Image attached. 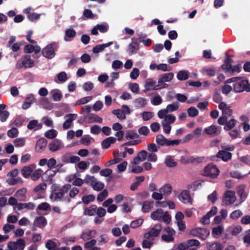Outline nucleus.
<instances>
[{"label": "nucleus", "mask_w": 250, "mask_h": 250, "mask_svg": "<svg viewBox=\"0 0 250 250\" xmlns=\"http://www.w3.org/2000/svg\"><path fill=\"white\" fill-rule=\"evenodd\" d=\"M179 198L184 204H192V198L188 190H185L181 192L179 195Z\"/></svg>", "instance_id": "11"}, {"label": "nucleus", "mask_w": 250, "mask_h": 250, "mask_svg": "<svg viewBox=\"0 0 250 250\" xmlns=\"http://www.w3.org/2000/svg\"><path fill=\"white\" fill-rule=\"evenodd\" d=\"M58 45L55 42L47 45L42 50V55L49 59H52L55 55V51L58 49Z\"/></svg>", "instance_id": "4"}, {"label": "nucleus", "mask_w": 250, "mask_h": 250, "mask_svg": "<svg viewBox=\"0 0 250 250\" xmlns=\"http://www.w3.org/2000/svg\"><path fill=\"white\" fill-rule=\"evenodd\" d=\"M77 117V114H68L66 115L65 117H67L68 119L63 124V128L64 129L69 128L71 126L73 121L75 120Z\"/></svg>", "instance_id": "15"}, {"label": "nucleus", "mask_w": 250, "mask_h": 250, "mask_svg": "<svg viewBox=\"0 0 250 250\" xmlns=\"http://www.w3.org/2000/svg\"><path fill=\"white\" fill-rule=\"evenodd\" d=\"M242 214V212L240 209L235 210L231 213L230 217L232 219H236L240 217Z\"/></svg>", "instance_id": "59"}, {"label": "nucleus", "mask_w": 250, "mask_h": 250, "mask_svg": "<svg viewBox=\"0 0 250 250\" xmlns=\"http://www.w3.org/2000/svg\"><path fill=\"white\" fill-rule=\"evenodd\" d=\"M35 98L33 94L29 95L26 98V101L23 103L22 108L23 109H28L34 102Z\"/></svg>", "instance_id": "27"}, {"label": "nucleus", "mask_w": 250, "mask_h": 250, "mask_svg": "<svg viewBox=\"0 0 250 250\" xmlns=\"http://www.w3.org/2000/svg\"><path fill=\"white\" fill-rule=\"evenodd\" d=\"M241 65L240 64L236 65H232L231 69H230V73L229 74L232 75L234 73H239L241 71Z\"/></svg>", "instance_id": "48"}, {"label": "nucleus", "mask_w": 250, "mask_h": 250, "mask_svg": "<svg viewBox=\"0 0 250 250\" xmlns=\"http://www.w3.org/2000/svg\"><path fill=\"white\" fill-rule=\"evenodd\" d=\"M177 78L179 80H186L189 78V72L186 70H181L178 72Z\"/></svg>", "instance_id": "37"}, {"label": "nucleus", "mask_w": 250, "mask_h": 250, "mask_svg": "<svg viewBox=\"0 0 250 250\" xmlns=\"http://www.w3.org/2000/svg\"><path fill=\"white\" fill-rule=\"evenodd\" d=\"M36 226H38V228L43 229L47 225V220L46 218L42 216L37 217L34 221Z\"/></svg>", "instance_id": "16"}, {"label": "nucleus", "mask_w": 250, "mask_h": 250, "mask_svg": "<svg viewBox=\"0 0 250 250\" xmlns=\"http://www.w3.org/2000/svg\"><path fill=\"white\" fill-rule=\"evenodd\" d=\"M144 220L142 218H139L132 221L130 223V227L133 229H136L140 227L143 223Z\"/></svg>", "instance_id": "47"}, {"label": "nucleus", "mask_w": 250, "mask_h": 250, "mask_svg": "<svg viewBox=\"0 0 250 250\" xmlns=\"http://www.w3.org/2000/svg\"><path fill=\"white\" fill-rule=\"evenodd\" d=\"M230 174L231 177L232 178H236L238 179H243L245 176L247 175L248 174L243 175L238 171H232L230 172Z\"/></svg>", "instance_id": "50"}, {"label": "nucleus", "mask_w": 250, "mask_h": 250, "mask_svg": "<svg viewBox=\"0 0 250 250\" xmlns=\"http://www.w3.org/2000/svg\"><path fill=\"white\" fill-rule=\"evenodd\" d=\"M34 65V61L31 59V56L26 55L18 61L16 64V68L18 69L21 68L27 69L33 67Z\"/></svg>", "instance_id": "2"}, {"label": "nucleus", "mask_w": 250, "mask_h": 250, "mask_svg": "<svg viewBox=\"0 0 250 250\" xmlns=\"http://www.w3.org/2000/svg\"><path fill=\"white\" fill-rule=\"evenodd\" d=\"M153 201H145L142 206V211L144 213H146L150 211L153 204Z\"/></svg>", "instance_id": "31"}, {"label": "nucleus", "mask_w": 250, "mask_h": 250, "mask_svg": "<svg viewBox=\"0 0 250 250\" xmlns=\"http://www.w3.org/2000/svg\"><path fill=\"white\" fill-rule=\"evenodd\" d=\"M125 137L127 139H134L139 137V135L133 130L128 131L126 133Z\"/></svg>", "instance_id": "53"}, {"label": "nucleus", "mask_w": 250, "mask_h": 250, "mask_svg": "<svg viewBox=\"0 0 250 250\" xmlns=\"http://www.w3.org/2000/svg\"><path fill=\"white\" fill-rule=\"evenodd\" d=\"M158 70L163 71H170L172 70V67L168 66L166 63H161L158 65Z\"/></svg>", "instance_id": "60"}, {"label": "nucleus", "mask_w": 250, "mask_h": 250, "mask_svg": "<svg viewBox=\"0 0 250 250\" xmlns=\"http://www.w3.org/2000/svg\"><path fill=\"white\" fill-rule=\"evenodd\" d=\"M231 157V153L225 150H219L215 156L212 157V160H215L216 158H219L224 162H227L230 160Z\"/></svg>", "instance_id": "8"}, {"label": "nucleus", "mask_w": 250, "mask_h": 250, "mask_svg": "<svg viewBox=\"0 0 250 250\" xmlns=\"http://www.w3.org/2000/svg\"><path fill=\"white\" fill-rule=\"evenodd\" d=\"M108 196V192L106 189H104L101 192L99 193L97 196V200L99 202L103 201L104 199Z\"/></svg>", "instance_id": "52"}, {"label": "nucleus", "mask_w": 250, "mask_h": 250, "mask_svg": "<svg viewBox=\"0 0 250 250\" xmlns=\"http://www.w3.org/2000/svg\"><path fill=\"white\" fill-rule=\"evenodd\" d=\"M76 32L75 30L68 29L65 31V34L64 37V40L65 41H70L72 39L75 37Z\"/></svg>", "instance_id": "30"}, {"label": "nucleus", "mask_w": 250, "mask_h": 250, "mask_svg": "<svg viewBox=\"0 0 250 250\" xmlns=\"http://www.w3.org/2000/svg\"><path fill=\"white\" fill-rule=\"evenodd\" d=\"M219 170L216 166L212 164H208L205 167L204 175L209 177L211 178H215L219 175Z\"/></svg>", "instance_id": "5"}, {"label": "nucleus", "mask_w": 250, "mask_h": 250, "mask_svg": "<svg viewBox=\"0 0 250 250\" xmlns=\"http://www.w3.org/2000/svg\"><path fill=\"white\" fill-rule=\"evenodd\" d=\"M106 213V210L104 208L102 207H97L96 210V214L97 215V216L102 218L105 215Z\"/></svg>", "instance_id": "55"}, {"label": "nucleus", "mask_w": 250, "mask_h": 250, "mask_svg": "<svg viewBox=\"0 0 250 250\" xmlns=\"http://www.w3.org/2000/svg\"><path fill=\"white\" fill-rule=\"evenodd\" d=\"M168 86L167 84H164L163 86H161V84L158 83L157 84L156 82L155 81H150L147 82L145 84V89L146 90H158L162 88H167Z\"/></svg>", "instance_id": "10"}, {"label": "nucleus", "mask_w": 250, "mask_h": 250, "mask_svg": "<svg viewBox=\"0 0 250 250\" xmlns=\"http://www.w3.org/2000/svg\"><path fill=\"white\" fill-rule=\"evenodd\" d=\"M35 208V205L32 202L19 203L17 205V208L19 210H22L23 209H26L28 210H32Z\"/></svg>", "instance_id": "17"}, {"label": "nucleus", "mask_w": 250, "mask_h": 250, "mask_svg": "<svg viewBox=\"0 0 250 250\" xmlns=\"http://www.w3.org/2000/svg\"><path fill=\"white\" fill-rule=\"evenodd\" d=\"M156 142L161 146H173L178 145L180 140H169L165 138L162 134H158L156 136Z\"/></svg>", "instance_id": "3"}, {"label": "nucleus", "mask_w": 250, "mask_h": 250, "mask_svg": "<svg viewBox=\"0 0 250 250\" xmlns=\"http://www.w3.org/2000/svg\"><path fill=\"white\" fill-rule=\"evenodd\" d=\"M96 208L97 206L95 205H92L89 207L85 208L84 209V215L89 216H94L96 215Z\"/></svg>", "instance_id": "28"}, {"label": "nucleus", "mask_w": 250, "mask_h": 250, "mask_svg": "<svg viewBox=\"0 0 250 250\" xmlns=\"http://www.w3.org/2000/svg\"><path fill=\"white\" fill-rule=\"evenodd\" d=\"M50 198L51 200L54 201H60L62 202H66L67 203H70L71 201V199L68 197L63 196L62 193L59 191L57 192L52 193Z\"/></svg>", "instance_id": "12"}, {"label": "nucleus", "mask_w": 250, "mask_h": 250, "mask_svg": "<svg viewBox=\"0 0 250 250\" xmlns=\"http://www.w3.org/2000/svg\"><path fill=\"white\" fill-rule=\"evenodd\" d=\"M142 116L143 120L146 121L153 117V113L151 112L144 111L142 113Z\"/></svg>", "instance_id": "57"}, {"label": "nucleus", "mask_w": 250, "mask_h": 250, "mask_svg": "<svg viewBox=\"0 0 250 250\" xmlns=\"http://www.w3.org/2000/svg\"><path fill=\"white\" fill-rule=\"evenodd\" d=\"M163 214V210L162 208H158L151 213L150 217L154 220L161 221Z\"/></svg>", "instance_id": "25"}, {"label": "nucleus", "mask_w": 250, "mask_h": 250, "mask_svg": "<svg viewBox=\"0 0 250 250\" xmlns=\"http://www.w3.org/2000/svg\"><path fill=\"white\" fill-rule=\"evenodd\" d=\"M18 130L16 127H12L7 132V135L10 138H15L18 136Z\"/></svg>", "instance_id": "56"}, {"label": "nucleus", "mask_w": 250, "mask_h": 250, "mask_svg": "<svg viewBox=\"0 0 250 250\" xmlns=\"http://www.w3.org/2000/svg\"><path fill=\"white\" fill-rule=\"evenodd\" d=\"M91 186L92 187L94 190L96 191H101L104 188V184L101 182L97 181L96 179L94 181H92Z\"/></svg>", "instance_id": "32"}, {"label": "nucleus", "mask_w": 250, "mask_h": 250, "mask_svg": "<svg viewBox=\"0 0 250 250\" xmlns=\"http://www.w3.org/2000/svg\"><path fill=\"white\" fill-rule=\"evenodd\" d=\"M179 108L178 103H174L172 104H169L167 105L166 109L168 112H171L177 110Z\"/></svg>", "instance_id": "46"}, {"label": "nucleus", "mask_w": 250, "mask_h": 250, "mask_svg": "<svg viewBox=\"0 0 250 250\" xmlns=\"http://www.w3.org/2000/svg\"><path fill=\"white\" fill-rule=\"evenodd\" d=\"M161 231V225L157 224L154 228L151 229L149 231L146 232L144 235V237L147 239H150L152 237H157L159 235Z\"/></svg>", "instance_id": "6"}, {"label": "nucleus", "mask_w": 250, "mask_h": 250, "mask_svg": "<svg viewBox=\"0 0 250 250\" xmlns=\"http://www.w3.org/2000/svg\"><path fill=\"white\" fill-rule=\"evenodd\" d=\"M129 47L130 49V53L131 54L136 53L137 52V51L139 49L137 38H132V42L129 44Z\"/></svg>", "instance_id": "19"}, {"label": "nucleus", "mask_w": 250, "mask_h": 250, "mask_svg": "<svg viewBox=\"0 0 250 250\" xmlns=\"http://www.w3.org/2000/svg\"><path fill=\"white\" fill-rule=\"evenodd\" d=\"M223 227L221 226H218L217 227L213 228L212 230V234L213 235H219L223 232Z\"/></svg>", "instance_id": "61"}, {"label": "nucleus", "mask_w": 250, "mask_h": 250, "mask_svg": "<svg viewBox=\"0 0 250 250\" xmlns=\"http://www.w3.org/2000/svg\"><path fill=\"white\" fill-rule=\"evenodd\" d=\"M96 233V231L95 230H89L88 232L83 233L81 238L84 241L88 240L90 238L94 237Z\"/></svg>", "instance_id": "38"}, {"label": "nucleus", "mask_w": 250, "mask_h": 250, "mask_svg": "<svg viewBox=\"0 0 250 250\" xmlns=\"http://www.w3.org/2000/svg\"><path fill=\"white\" fill-rule=\"evenodd\" d=\"M198 110L194 107H190L188 109V114L189 117H194L198 115Z\"/></svg>", "instance_id": "51"}, {"label": "nucleus", "mask_w": 250, "mask_h": 250, "mask_svg": "<svg viewBox=\"0 0 250 250\" xmlns=\"http://www.w3.org/2000/svg\"><path fill=\"white\" fill-rule=\"evenodd\" d=\"M217 131V127L214 125H211L210 126L205 128L204 132L208 135H212L215 134Z\"/></svg>", "instance_id": "41"}, {"label": "nucleus", "mask_w": 250, "mask_h": 250, "mask_svg": "<svg viewBox=\"0 0 250 250\" xmlns=\"http://www.w3.org/2000/svg\"><path fill=\"white\" fill-rule=\"evenodd\" d=\"M175 119L176 118L174 116L171 114H169L165 116L164 120L162 122L170 125L175 122Z\"/></svg>", "instance_id": "49"}, {"label": "nucleus", "mask_w": 250, "mask_h": 250, "mask_svg": "<svg viewBox=\"0 0 250 250\" xmlns=\"http://www.w3.org/2000/svg\"><path fill=\"white\" fill-rule=\"evenodd\" d=\"M233 83V91L236 93H241L244 91L250 92V83L248 80H244L241 77H235L229 79L225 83Z\"/></svg>", "instance_id": "1"}, {"label": "nucleus", "mask_w": 250, "mask_h": 250, "mask_svg": "<svg viewBox=\"0 0 250 250\" xmlns=\"http://www.w3.org/2000/svg\"><path fill=\"white\" fill-rule=\"evenodd\" d=\"M245 186L241 185L238 187L237 194L240 197L241 202H244L247 198L248 194L245 191Z\"/></svg>", "instance_id": "20"}, {"label": "nucleus", "mask_w": 250, "mask_h": 250, "mask_svg": "<svg viewBox=\"0 0 250 250\" xmlns=\"http://www.w3.org/2000/svg\"><path fill=\"white\" fill-rule=\"evenodd\" d=\"M27 191L26 188H22L17 191L15 193V196L20 201H23L26 200L25 193Z\"/></svg>", "instance_id": "26"}, {"label": "nucleus", "mask_w": 250, "mask_h": 250, "mask_svg": "<svg viewBox=\"0 0 250 250\" xmlns=\"http://www.w3.org/2000/svg\"><path fill=\"white\" fill-rule=\"evenodd\" d=\"M95 200V196L93 194L88 195H83L82 198V202L86 205L88 204L91 202H93Z\"/></svg>", "instance_id": "40"}, {"label": "nucleus", "mask_w": 250, "mask_h": 250, "mask_svg": "<svg viewBox=\"0 0 250 250\" xmlns=\"http://www.w3.org/2000/svg\"><path fill=\"white\" fill-rule=\"evenodd\" d=\"M236 201L235 194L231 190L227 191L224 196L223 202L226 205L232 204Z\"/></svg>", "instance_id": "7"}, {"label": "nucleus", "mask_w": 250, "mask_h": 250, "mask_svg": "<svg viewBox=\"0 0 250 250\" xmlns=\"http://www.w3.org/2000/svg\"><path fill=\"white\" fill-rule=\"evenodd\" d=\"M112 113L117 116V118L121 120H124L126 118L125 113L121 109H115L112 111Z\"/></svg>", "instance_id": "44"}, {"label": "nucleus", "mask_w": 250, "mask_h": 250, "mask_svg": "<svg viewBox=\"0 0 250 250\" xmlns=\"http://www.w3.org/2000/svg\"><path fill=\"white\" fill-rule=\"evenodd\" d=\"M46 184L44 183L40 184L33 189V191L34 192H38L45 190L46 188Z\"/></svg>", "instance_id": "62"}, {"label": "nucleus", "mask_w": 250, "mask_h": 250, "mask_svg": "<svg viewBox=\"0 0 250 250\" xmlns=\"http://www.w3.org/2000/svg\"><path fill=\"white\" fill-rule=\"evenodd\" d=\"M16 242L18 247V250H23L25 246V242L24 239L20 238Z\"/></svg>", "instance_id": "54"}, {"label": "nucleus", "mask_w": 250, "mask_h": 250, "mask_svg": "<svg viewBox=\"0 0 250 250\" xmlns=\"http://www.w3.org/2000/svg\"><path fill=\"white\" fill-rule=\"evenodd\" d=\"M174 77V73L169 72L163 74L159 76L158 83L161 84V86H163L164 84H166V82H170Z\"/></svg>", "instance_id": "9"}, {"label": "nucleus", "mask_w": 250, "mask_h": 250, "mask_svg": "<svg viewBox=\"0 0 250 250\" xmlns=\"http://www.w3.org/2000/svg\"><path fill=\"white\" fill-rule=\"evenodd\" d=\"M36 167V165L31 164L28 166H25L21 169V173L24 178H28L31 175L33 171Z\"/></svg>", "instance_id": "13"}, {"label": "nucleus", "mask_w": 250, "mask_h": 250, "mask_svg": "<svg viewBox=\"0 0 250 250\" xmlns=\"http://www.w3.org/2000/svg\"><path fill=\"white\" fill-rule=\"evenodd\" d=\"M42 127V125L38 124V121L37 120H32L29 122L27 125V127L29 129H34L35 130L39 129Z\"/></svg>", "instance_id": "34"}, {"label": "nucleus", "mask_w": 250, "mask_h": 250, "mask_svg": "<svg viewBox=\"0 0 250 250\" xmlns=\"http://www.w3.org/2000/svg\"><path fill=\"white\" fill-rule=\"evenodd\" d=\"M85 119L87 120V122L89 123H102L103 120L102 118L94 114H89L87 117H85Z\"/></svg>", "instance_id": "22"}, {"label": "nucleus", "mask_w": 250, "mask_h": 250, "mask_svg": "<svg viewBox=\"0 0 250 250\" xmlns=\"http://www.w3.org/2000/svg\"><path fill=\"white\" fill-rule=\"evenodd\" d=\"M208 250H223L224 246L219 242L209 243L207 245Z\"/></svg>", "instance_id": "29"}, {"label": "nucleus", "mask_w": 250, "mask_h": 250, "mask_svg": "<svg viewBox=\"0 0 250 250\" xmlns=\"http://www.w3.org/2000/svg\"><path fill=\"white\" fill-rule=\"evenodd\" d=\"M52 95V99L54 101H60L62 98V94L60 90L58 89H54L50 91Z\"/></svg>", "instance_id": "24"}, {"label": "nucleus", "mask_w": 250, "mask_h": 250, "mask_svg": "<svg viewBox=\"0 0 250 250\" xmlns=\"http://www.w3.org/2000/svg\"><path fill=\"white\" fill-rule=\"evenodd\" d=\"M163 220L166 224H169L171 221V217L167 211L165 212L162 217Z\"/></svg>", "instance_id": "63"}, {"label": "nucleus", "mask_w": 250, "mask_h": 250, "mask_svg": "<svg viewBox=\"0 0 250 250\" xmlns=\"http://www.w3.org/2000/svg\"><path fill=\"white\" fill-rule=\"evenodd\" d=\"M14 143L16 147H21L25 145V140L23 138H17L14 141Z\"/></svg>", "instance_id": "58"}, {"label": "nucleus", "mask_w": 250, "mask_h": 250, "mask_svg": "<svg viewBox=\"0 0 250 250\" xmlns=\"http://www.w3.org/2000/svg\"><path fill=\"white\" fill-rule=\"evenodd\" d=\"M159 191L163 195H168L171 192L172 187L170 184H166L162 187Z\"/></svg>", "instance_id": "36"}, {"label": "nucleus", "mask_w": 250, "mask_h": 250, "mask_svg": "<svg viewBox=\"0 0 250 250\" xmlns=\"http://www.w3.org/2000/svg\"><path fill=\"white\" fill-rule=\"evenodd\" d=\"M71 187V186L70 184L64 185L62 188H61L59 189V192L62 193V195L63 196H64V194H66L69 189H70Z\"/></svg>", "instance_id": "64"}, {"label": "nucleus", "mask_w": 250, "mask_h": 250, "mask_svg": "<svg viewBox=\"0 0 250 250\" xmlns=\"http://www.w3.org/2000/svg\"><path fill=\"white\" fill-rule=\"evenodd\" d=\"M165 164L168 167H174L177 165V163L175 162L172 157L169 155L166 158Z\"/></svg>", "instance_id": "33"}, {"label": "nucleus", "mask_w": 250, "mask_h": 250, "mask_svg": "<svg viewBox=\"0 0 250 250\" xmlns=\"http://www.w3.org/2000/svg\"><path fill=\"white\" fill-rule=\"evenodd\" d=\"M116 141V139L114 137H107L102 142V146L104 149H107L111 144L115 143Z\"/></svg>", "instance_id": "21"}, {"label": "nucleus", "mask_w": 250, "mask_h": 250, "mask_svg": "<svg viewBox=\"0 0 250 250\" xmlns=\"http://www.w3.org/2000/svg\"><path fill=\"white\" fill-rule=\"evenodd\" d=\"M47 143V140L43 138L39 139L36 143V148L37 151H42L46 146Z\"/></svg>", "instance_id": "23"}, {"label": "nucleus", "mask_w": 250, "mask_h": 250, "mask_svg": "<svg viewBox=\"0 0 250 250\" xmlns=\"http://www.w3.org/2000/svg\"><path fill=\"white\" fill-rule=\"evenodd\" d=\"M92 97L91 96H87L81 98L76 102L75 105L77 106L81 104H85L90 102L92 100Z\"/></svg>", "instance_id": "42"}, {"label": "nucleus", "mask_w": 250, "mask_h": 250, "mask_svg": "<svg viewBox=\"0 0 250 250\" xmlns=\"http://www.w3.org/2000/svg\"><path fill=\"white\" fill-rule=\"evenodd\" d=\"M112 42H108L106 43L102 44H98L94 46L92 49V51L94 53H98L103 51L106 47H109L113 44Z\"/></svg>", "instance_id": "18"}, {"label": "nucleus", "mask_w": 250, "mask_h": 250, "mask_svg": "<svg viewBox=\"0 0 250 250\" xmlns=\"http://www.w3.org/2000/svg\"><path fill=\"white\" fill-rule=\"evenodd\" d=\"M237 121L234 119H231L229 121H227L226 124L224 127V130L226 131L230 130L236 125Z\"/></svg>", "instance_id": "35"}, {"label": "nucleus", "mask_w": 250, "mask_h": 250, "mask_svg": "<svg viewBox=\"0 0 250 250\" xmlns=\"http://www.w3.org/2000/svg\"><path fill=\"white\" fill-rule=\"evenodd\" d=\"M42 172V170L40 168L34 171L31 175L32 180L35 181L38 180L41 177Z\"/></svg>", "instance_id": "43"}, {"label": "nucleus", "mask_w": 250, "mask_h": 250, "mask_svg": "<svg viewBox=\"0 0 250 250\" xmlns=\"http://www.w3.org/2000/svg\"><path fill=\"white\" fill-rule=\"evenodd\" d=\"M49 146L50 150L54 152L62 148L63 146L61 141L58 139H55L49 144Z\"/></svg>", "instance_id": "14"}, {"label": "nucleus", "mask_w": 250, "mask_h": 250, "mask_svg": "<svg viewBox=\"0 0 250 250\" xmlns=\"http://www.w3.org/2000/svg\"><path fill=\"white\" fill-rule=\"evenodd\" d=\"M57 247V243L52 239L48 240L45 243V248L48 250H55Z\"/></svg>", "instance_id": "39"}, {"label": "nucleus", "mask_w": 250, "mask_h": 250, "mask_svg": "<svg viewBox=\"0 0 250 250\" xmlns=\"http://www.w3.org/2000/svg\"><path fill=\"white\" fill-rule=\"evenodd\" d=\"M44 135L48 139H54L57 135V131L54 129H50L45 132Z\"/></svg>", "instance_id": "45"}]
</instances>
